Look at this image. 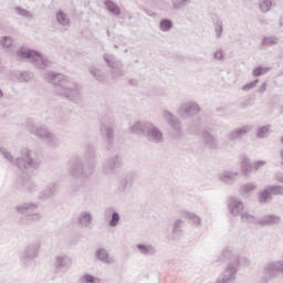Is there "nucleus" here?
Listing matches in <instances>:
<instances>
[{
    "label": "nucleus",
    "instance_id": "14",
    "mask_svg": "<svg viewBox=\"0 0 283 283\" xmlns=\"http://www.w3.org/2000/svg\"><path fill=\"white\" fill-rule=\"evenodd\" d=\"M134 187V172H128L125 175L123 179L119 181V186L117 188L118 193H127Z\"/></svg>",
    "mask_w": 283,
    "mask_h": 283
},
{
    "label": "nucleus",
    "instance_id": "25",
    "mask_svg": "<svg viewBox=\"0 0 283 283\" xmlns=\"http://www.w3.org/2000/svg\"><path fill=\"white\" fill-rule=\"evenodd\" d=\"M239 176H240V172L228 170L219 176V180H221V182H224L226 185H233V182L238 180Z\"/></svg>",
    "mask_w": 283,
    "mask_h": 283
},
{
    "label": "nucleus",
    "instance_id": "29",
    "mask_svg": "<svg viewBox=\"0 0 283 283\" xmlns=\"http://www.w3.org/2000/svg\"><path fill=\"white\" fill-rule=\"evenodd\" d=\"M182 217L186 220H189L191 222V224H193V227H197V228L202 227V218H200V216H198L193 212L184 211Z\"/></svg>",
    "mask_w": 283,
    "mask_h": 283
},
{
    "label": "nucleus",
    "instance_id": "53",
    "mask_svg": "<svg viewBox=\"0 0 283 283\" xmlns=\"http://www.w3.org/2000/svg\"><path fill=\"white\" fill-rule=\"evenodd\" d=\"M187 6V0H172V8L175 10H180Z\"/></svg>",
    "mask_w": 283,
    "mask_h": 283
},
{
    "label": "nucleus",
    "instance_id": "23",
    "mask_svg": "<svg viewBox=\"0 0 283 283\" xmlns=\"http://www.w3.org/2000/svg\"><path fill=\"white\" fill-rule=\"evenodd\" d=\"M41 220V213H29L24 214L19 219V224L22 227H28V224H33V222H39Z\"/></svg>",
    "mask_w": 283,
    "mask_h": 283
},
{
    "label": "nucleus",
    "instance_id": "3",
    "mask_svg": "<svg viewBox=\"0 0 283 283\" xmlns=\"http://www.w3.org/2000/svg\"><path fill=\"white\" fill-rule=\"evenodd\" d=\"M0 154L4 159L8 160L13 167H18L23 174L29 176L34 174V170L41 167V160L32 157V150L28 148H22L20 151V157L14 158L10 151L6 148H0Z\"/></svg>",
    "mask_w": 283,
    "mask_h": 283
},
{
    "label": "nucleus",
    "instance_id": "10",
    "mask_svg": "<svg viewBox=\"0 0 283 283\" xmlns=\"http://www.w3.org/2000/svg\"><path fill=\"white\" fill-rule=\"evenodd\" d=\"M144 136L148 143L160 144L164 140L163 130L151 123H148L146 126V133Z\"/></svg>",
    "mask_w": 283,
    "mask_h": 283
},
{
    "label": "nucleus",
    "instance_id": "22",
    "mask_svg": "<svg viewBox=\"0 0 283 283\" xmlns=\"http://www.w3.org/2000/svg\"><path fill=\"white\" fill-rule=\"evenodd\" d=\"M101 134L103 138L106 139L108 149H112V144L114 143V128L107 126L106 124L101 125Z\"/></svg>",
    "mask_w": 283,
    "mask_h": 283
},
{
    "label": "nucleus",
    "instance_id": "1",
    "mask_svg": "<svg viewBox=\"0 0 283 283\" xmlns=\"http://www.w3.org/2000/svg\"><path fill=\"white\" fill-rule=\"evenodd\" d=\"M44 78L48 83L54 85L56 96H63L74 103H78V101H81V90L76 82L65 77V75L61 73L54 72H46L44 74Z\"/></svg>",
    "mask_w": 283,
    "mask_h": 283
},
{
    "label": "nucleus",
    "instance_id": "2",
    "mask_svg": "<svg viewBox=\"0 0 283 283\" xmlns=\"http://www.w3.org/2000/svg\"><path fill=\"white\" fill-rule=\"evenodd\" d=\"M84 158L88 160L86 166L83 165V159L76 155L69 161V174L72 178L85 180L94 176V171L96 170V153L94 147L87 146L85 148Z\"/></svg>",
    "mask_w": 283,
    "mask_h": 283
},
{
    "label": "nucleus",
    "instance_id": "43",
    "mask_svg": "<svg viewBox=\"0 0 283 283\" xmlns=\"http://www.w3.org/2000/svg\"><path fill=\"white\" fill-rule=\"evenodd\" d=\"M174 28V22L169 19H163L159 22V29L161 30V32H169V30H171Z\"/></svg>",
    "mask_w": 283,
    "mask_h": 283
},
{
    "label": "nucleus",
    "instance_id": "27",
    "mask_svg": "<svg viewBox=\"0 0 283 283\" xmlns=\"http://www.w3.org/2000/svg\"><path fill=\"white\" fill-rule=\"evenodd\" d=\"M185 227V221L181 219H177L172 223V229H171V235L174 240H178L179 238L182 237V229Z\"/></svg>",
    "mask_w": 283,
    "mask_h": 283
},
{
    "label": "nucleus",
    "instance_id": "33",
    "mask_svg": "<svg viewBox=\"0 0 283 283\" xmlns=\"http://www.w3.org/2000/svg\"><path fill=\"white\" fill-rule=\"evenodd\" d=\"M104 6H105L106 10H108V12H111V14H114V17H120V7L117 6L114 1L106 0L104 2Z\"/></svg>",
    "mask_w": 283,
    "mask_h": 283
},
{
    "label": "nucleus",
    "instance_id": "45",
    "mask_svg": "<svg viewBox=\"0 0 283 283\" xmlns=\"http://www.w3.org/2000/svg\"><path fill=\"white\" fill-rule=\"evenodd\" d=\"M271 190L270 188L268 187L266 189H264L260 195H259V202L261 203H264L266 202L268 200H271Z\"/></svg>",
    "mask_w": 283,
    "mask_h": 283
},
{
    "label": "nucleus",
    "instance_id": "17",
    "mask_svg": "<svg viewBox=\"0 0 283 283\" xmlns=\"http://www.w3.org/2000/svg\"><path fill=\"white\" fill-rule=\"evenodd\" d=\"M76 222L80 229H90L92 222H94V217L92 216V212L82 211L77 216Z\"/></svg>",
    "mask_w": 283,
    "mask_h": 283
},
{
    "label": "nucleus",
    "instance_id": "44",
    "mask_svg": "<svg viewBox=\"0 0 283 283\" xmlns=\"http://www.w3.org/2000/svg\"><path fill=\"white\" fill-rule=\"evenodd\" d=\"M270 130H271V124L261 126L256 130V138H266V136H269Z\"/></svg>",
    "mask_w": 283,
    "mask_h": 283
},
{
    "label": "nucleus",
    "instance_id": "31",
    "mask_svg": "<svg viewBox=\"0 0 283 283\" xmlns=\"http://www.w3.org/2000/svg\"><path fill=\"white\" fill-rule=\"evenodd\" d=\"M142 255H156V247L153 244L139 243L136 245Z\"/></svg>",
    "mask_w": 283,
    "mask_h": 283
},
{
    "label": "nucleus",
    "instance_id": "57",
    "mask_svg": "<svg viewBox=\"0 0 283 283\" xmlns=\"http://www.w3.org/2000/svg\"><path fill=\"white\" fill-rule=\"evenodd\" d=\"M266 87H269V85L266 84V82H264L263 84H261V86H260L259 90H258L259 94H264V92H266Z\"/></svg>",
    "mask_w": 283,
    "mask_h": 283
},
{
    "label": "nucleus",
    "instance_id": "38",
    "mask_svg": "<svg viewBox=\"0 0 283 283\" xmlns=\"http://www.w3.org/2000/svg\"><path fill=\"white\" fill-rule=\"evenodd\" d=\"M56 21L60 25H63V28L70 25V18H67V14H65L63 10L56 12Z\"/></svg>",
    "mask_w": 283,
    "mask_h": 283
},
{
    "label": "nucleus",
    "instance_id": "40",
    "mask_svg": "<svg viewBox=\"0 0 283 283\" xmlns=\"http://www.w3.org/2000/svg\"><path fill=\"white\" fill-rule=\"evenodd\" d=\"M214 34L217 39H222V33L224 32V24L222 20L218 19L213 22Z\"/></svg>",
    "mask_w": 283,
    "mask_h": 283
},
{
    "label": "nucleus",
    "instance_id": "52",
    "mask_svg": "<svg viewBox=\"0 0 283 283\" xmlns=\"http://www.w3.org/2000/svg\"><path fill=\"white\" fill-rule=\"evenodd\" d=\"M268 72H269V69L259 66L252 71V75L255 77L264 76V74H266Z\"/></svg>",
    "mask_w": 283,
    "mask_h": 283
},
{
    "label": "nucleus",
    "instance_id": "21",
    "mask_svg": "<svg viewBox=\"0 0 283 283\" xmlns=\"http://www.w3.org/2000/svg\"><path fill=\"white\" fill-rule=\"evenodd\" d=\"M280 222H282V218L275 214H269L259 219L260 227H273L280 224Z\"/></svg>",
    "mask_w": 283,
    "mask_h": 283
},
{
    "label": "nucleus",
    "instance_id": "36",
    "mask_svg": "<svg viewBox=\"0 0 283 283\" xmlns=\"http://www.w3.org/2000/svg\"><path fill=\"white\" fill-rule=\"evenodd\" d=\"M280 39L275 35L264 36L261 41V45L264 48H273V45H277Z\"/></svg>",
    "mask_w": 283,
    "mask_h": 283
},
{
    "label": "nucleus",
    "instance_id": "49",
    "mask_svg": "<svg viewBox=\"0 0 283 283\" xmlns=\"http://www.w3.org/2000/svg\"><path fill=\"white\" fill-rule=\"evenodd\" d=\"M258 83H260V80H254L245 85L242 86L243 92H251V90H255L258 87Z\"/></svg>",
    "mask_w": 283,
    "mask_h": 283
},
{
    "label": "nucleus",
    "instance_id": "55",
    "mask_svg": "<svg viewBox=\"0 0 283 283\" xmlns=\"http://www.w3.org/2000/svg\"><path fill=\"white\" fill-rule=\"evenodd\" d=\"M213 59H216V61H224V52L222 49H219L214 52Z\"/></svg>",
    "mask_w": 283,
    "mask_h": 283
},
{
    "label": "nucleus",
    "instance_id": "54",
    "mask_svg": "<svg viewBox=\"0 0 283 283\" xmlns=\"http://www.w3.org/2000/svg\"><path fill=\"white\" fill-rule=\"evenodd\" d=\"M221 258L226 260H233V251L229 248L223 249V251L221 252Z\"/></svg>",
    "mask_w": 283,
    "mask_h": 283
},
{
    "label": "nucleus",
    "instance_id": "51",
    "mask_svg": "<svg viewBox=\"0 0 283 283\" xmlns=\"http://www.w3.org/2000/svg\"><path fill=\"white\" fill-rule=\"evenodd\" d=\"M268 188L272 196H283V186H270Z\"/></svg>",
    "mask_w": 283,
    "mask_h": 283
},
{
    "label": "nucleus",
    "instance_id": "47",
    "mask_svg": "<svg viewBox=\"0 0 283 283\" xmlns=\"http://www.w3.org/2000/svg\"><path fill=\"white\" fill-rule=\"evenodd\" d=\"M14 43V39H12V36H2L0 40V45H2V48H12V44Z\"/></svg>",
    "mask_w": 283,
    "mask_h": 283
},
{
    "label": "nucleus",
    "instance_id": "35",
    "mask_svg": "<svg viewBox=\"0 0 283 283\" xmlns=\"http://www.w3.org/2000/svg\"><path fill=\"white\" fill-rule=\"evenodd\" d=\"M15 77L19 81V83H30V81L34 78V74H32V72L29 71H22L20 73H17Z\"/></svg>",
    "mask_w": 283,
    "mask_h": 283
},
{
    "label": "nucleus",
    "instance_id": "9",
    "mask_svg": "<svg viewBox=\"0 0 283 283\" xmlns=\"http://www.w3.org/2000/svg\"><path fill=\"white\" fill-rule=\"evenodd\" d=\"M279 273H283V254L281 260L270 262L265 265L264 268L265 282H271V280H275Z\"/></svg>",
    "mask_w": 283,
    "mask_h": 283
},
{
    "label": "nucleus",
    "instance_id": "19",
    "mask_svg": "<svg viewBox=\"0 0 283 283\" xmlns=\"http://www.w3.org/2000/svg\"><path fill=\"white\" fill-rule=\"evenodd\" d=\"M252 129H253V126H251V125H245V126L239 127L229 133L228 139L231 142L240 140V138H242V136H247L249 134V132H251Z\"/></svg>",
    "mask_w": 283,
    "mask_h": 283
},
{
    "label": "nucleus",
    "instance_id": "50",
    "mask_svg": "<svg viewBox=\"0 0 283 283\" xmlns=\"http://www.w3.org/2000/svg\"><path fill=\"white\" fill-rule=\"evenodd\" d=\"M258 186L255 184H245L241 187L242 193H251V191H255Z\"/></svg>",
    "mask_w": 283,
    "mask_h": 283
},
{
    "label": "nucleus",
    "instance_id": "59",
    "mask_svg": "<svg viewBox=\"0 0 283 283\" xmlns=\"http://www.w3.org/2000/svg\"><path fill=\"white\" fill-rule=\"evenodd\" d=\"M129 85H133V87H136L138 85V80H135V78L129 80Z\"/></svg>",
    "mask_w": 283,
    "mask_h": 283
},
{
    "label": "nucleus",
    "instance_id": "48",
    "mask_svg": "<svg viewBox=\"0 0 283 283\" xmlns=\"http://www.w3.org/2000/svg\"><path fill=\"white\" fill-rule=\"evenodd\" d=\"M261 12H269L271 10V7L273 6V2L271 0H263L259 3Z\"/></svg>",
    "mask_w": 283,
    "mask_h": 283
},
{
    "label": "nucleus",
    "instance_id": "41",
    "mask_svg": "<svg viewBox=\"0 0 283 283\" xmlns=\"http://www.w3.org/2000/svg\"><path fill=\"white\" fill-rule=\"evenodd\" d=\"M78 283H101V279L90 273H85L84 275L80 276Z\"/></svg>",
    "mask_w": 283,
    "mask_h": 283
},
{
    "label": "nucleus",
    "instance_id": "24",
    "mask_svg": "<svg viewBox=\"0 0 283 283\" xmlns=\"http://www.w3.org/2000/svg\"><path fill=\"white\" fill-rule=\"evenodd\" d=\"M95 258L103 262V264H114V259L109 255V252L105 248H99L95 251Z\"/></svg>",
    "mask_w": 283,
    "mask_h": 283
},
{
    "label": "nucleus",
    "instance_id": "7",
    "mask_svg": "<svg viewBox=\"0 0 283 283\" xmlns=\"http://www.w3.org/2000/svg\"><path fill=\"white\" fill-rule=\"evenodd\" d=\"M39 251H41V243L38 241L29 243L20 254L21 262L28 266L32 260L39 258Z\"/></svg>",
    "mask_w": 283,
    "mask_h": 283
},
{
    "label": "nucleus",
    "instance_id": "37",
    "mask_svg": "<svg viewBox=\"0 0 283 283\" xmlns=\"http://www.w3.org/2000/svg\"><path fill=\"white\" fill-rule=\"evenodd\" d=\"M241 222L249 224H260V219H256L253 214L249 212L241 213Z\"/></svg>",
    "mask_w": 283,
    "mask_h": 283
},
{
    "label": "nucleus",
    "instance_id": "58",
    "mask_svg": "<svg viewBox=\"0 0 283 283\" xmlns=\"http://www.w3.org/2000/svg\"><path fill=\"white\" fill-rule=\"evenodd\" d=\"M275 178L279 182L283 184V172H276Z\"/></svg>",
    "mask_w": 283,
    "mask_h": 283
},
{
    "label": "nucleus",
    "instance_id": "18",
    "mask_svg": "<svg viewBox=\"0 0 283 283\" xmlns=\"http://www.w3.org/2000/svg\"><path fill=\"white\" fill-rule=\"evenodd\" d=\"M201 138L203 140V145H206L208 149H218L220 143L209 130H202Z\"/></svg>",
    "mask_w": 283,
    "mask_h": 283
},
{
    "label": "nucleus",
    "instance_id": "61",
    "mask_svg": "<svg viewBox=\"0 0 283 283\" xmlns=\"http://www.w3.org/2000/svg\"><path fill=\"white\" fill-rule=\"evenodd\" d=\"M106 32H107V36H109V30H107Z\"/></svg>",
    "mask_w": 283,
    "mask_h": 283
},
{
    "label": "nucleus",
    "instance_id": "30",
    "mask_svg": "<svg viewBox=\"0 0 283 283\" xmlns=\"http://www.w3.org/2000/svg\"><path fill=\"white\" fill-rule=\"evenodd\" d=\"M148 125L149 123L147 122H137L130 127V130L138 136H145Z\"/></svg>",
    "mask_w": 283,
    "mask_h": 283
},
{
    "label": "nucleus",
    "instance_id": "42",
    "mask_svg": "<svg viewBox=\"0 0 283 283\" xmlns=\"http://www.w3.org/2000/svg\"><path fill=\"white\" fill-rule=\"evenodd\" d=\"M15 14H18V17H22L23 19H28L29 21H32V19L34 18V15L30 11L21 7L15 8Z\"/></svg>",
    "mask_w": 283,
    "mask_h": 283
},
{
    "label": "nucleus",
    "instance_id": "12",
    "mask_svg": "<svg viewBox=\"0 0 283 283\" xmlns=\"http://www.w3.org/2000/svg\"><path fill=\"white\" fill-rule=\"evenodd\" d=\"M238 277V265L234 263H229L226 266V270L221 274V280H218L217 283H233Z\"/></svg>",
    "mask_w": 283,
    "mask_h": 283
},
{
    "label": "nucleus",
    "instance_id": "32",
    "mask_svg": "<svg viewBox=\"0 0 283 283\" xmlns=\"http://www.w3.org/2000/svg\"><path fill=\"white\" fill-rule=\"evenodd\" d=\"M34 209H39V205L32 202L22 203L15 207V211L21 213V216H25L28 211H34Z\"/></svg>",
    "mask_w": 283,
    "mask_h": 283
},
{
    "label": "nucleus",
    "instance_id": "56",
    "mask_svg": "<svg viewBox=\"0 0 283 283\" xmlns=\"http://www.w3.org/2000/svg\"><path fill=\"white\" fill-rule=\"evenodd\" d=\"M264 165H266V161L264 160H259L254 164V169L255 171H258V169H260L261 167H264Z\"/></svg>",
    "mask_w": 283,
    "mask_h": 283
},
{
    "label": "nucleus",
    "instance_id": "15",
    "mask_svg": "<svg viewBox=\"0 0 283 283\" xmlns=\"http://www.w3.org/2000/svg\"><path fill=\"white\" fill-rule=\"evenodd\" d=\"M228 209L232 216H242V211H244V203L235 197H230Z\"/></svg>",
    "mask_w": 283,
    "mask_h": 283
},
{
    "label": "nucleus",
    "instance_id": "62",
    "mask_svg": "<svg viewBox=\"0 0 283 283\" xmlns=\"http://www.w3.org/2000/svg\"><path fill=\"white\" fill-rule=\"evenodd\" d=\"M281 143L283 144V137L281 138Z\"/></svg>",
    "mask_w": 283,
    "mask_h": 283
},
{
    "label": "nucleus",
    "instance_id": "6",
    "mask_svg": "<svg viewBox=\"0 0 283 283\" xmlns=\"http://www.w3.org/2000/svg\"><path fill=\"white\" fill-rule=\"evenodd\" d=\"M103 59L107 65V67L111 69V76L112 78H120L125 76V71L123 70V62L120 60L116 59L114 54L105 53L103 55Z\"/></svg>",
    "mask_w": 283,
    "mask_h": 283
},
{
    "label": "nucleus",
    "instance_id": "5",
    "mask_svg": "<svg viewBox=\"0 0 283 283\" xmlns=\"http://www.w3.org/2000/svg\"><path fill=\"white\" fill-rule=\"evenodd\" d=\"M17 54L20 59H27L28 61L33 63V65H35L38 70H45V67L48 66V61L45 60V57H43V55H41V53L35 50L25 49L22 46L17 51Z\"/></svg>",
    "mask_w": 283,
    "mask_h": 283
},
{
    "label": "nucleus",
    "instance_id": "16",
    "mask_svg": "<svg viewBox=\"0 0 283 283\" xmlns=\"http://www.w3.org/2000/svg\"><path fill=\"white\" fill-rule=\"evenodd\" d=\"M179 114L184 118H186V116H196V114H200V106L191 102L184 104L179 109Z\"/></svg>",
    "mask_w": 283,
    "mask_h": 283
},
{
    "label": "nucleus",
    "instance_id": "34",
    "mask_svg": "<svg viewBox=\"0 0 283 283\" xmlns=\"http://www.w3.org/2000/svg\"><path fill=\"white\" fill-rule=\"evenodd\" d=\"M241 171L243 176H251V171H253V166L251 165V159L243 157L241 160Z\"/></svg>",
    "mask_w": 283,
    "mask_h": 283
},
{
    "label": "nucleus",
    "instance_id": "8",
    "mask_svg": "<svg viewBox=\"0 0 283 283\" xmlns=\"http://www.w3.org/2000/svg\"><path fill=\"white\" fill-rule=\"evenodd\" d=\"M120 167H123V157L114 155L104 160L102 171L105 176H114L116 169H120Z\"/></svg>",
    "mask_w": 283,
    "mask_h": 283
},
{
    "label": "nucleus",
    "instance_id": "20",
    "mask_svg": "<svg viewBox=\"0 0 283 283\" xmlns=\"http://www.w3.org/2000/svg\"><path fill=\"white\" fill-rule=\"evenodd\" d=\"M18 189H20V191H28V193H34V191L39 190V186H36L32 179L25 178L19 181Z\"/></svg>",
    "mask_w": 283,
    "mask_h": 283
},
{
    "label": "nucleus",
    "instance_id": "28",
    "mask_svg": "<svg viewBox=\"0 0 283 283\" xmlns=\"http://www.w3.org/2000/svg\"><path fill=\"white\" fill-rule=\"evenodd\" d=\"M90 74L97 81L98 83H105L107 81V74H105L101 67L97 66H91L88 69Z\"/></svg>",
    "mask_w": 283,
    "mask_h": 283
},
{
    "label": "nucleus",
    "instance_id": "46",
    "mask_svg": "<svg viewBox=\"0 0 283 283\" xmlns=\"http://www.w3.org/2000/svg\"><path fill=\"white\" fill-rule=\"evenodd\" d=\"M238 266H249V264H251V261H249V258L247 256H237L235 258V263H233Z\"/></svg>",
    "mask_w": 283,
    "mask_h": 283
},
{
    "label": "nucleus",
    "instance_id": "60",
    "mask_svg": "<svg viewBox=\"0 0 283 283\" xmlns=\"http://www.w3.org/2000/svg\"><path fill=\"white\" fill-rule=\"evenodd\" d=\"M0 98H3V91L0 88Z\"/></svg>",
    "mask_w": 283,
    "mask_h": 283
},
{
    "label": "nucleus",
    "instance_id": "13",
    "mask_svg": "<svg viewBox=\"0 0 283 283\" xmlns=\"http://www.w3.org/2000/svg\"><path fill=\"white\" fill-rule=\"evenodd\" d=\"M53 266L55 273H63V271H69V269L72 268V259L65 254L56 255Z\"/></svg>",
    "mask_w": 283,
    "mask_h": 283
},
{
    "label": "nucleus",
    "instance_id": "26",
    "mask_svg": "<svg viewBox=\"0 0 283 283\" xmlns=\"http://www.w3.org/2000/svg\"><path fill=\"white\" fill-rule=\"evenodd\" d=\"M57 191L59 185L50 184L48 188L40 193V200H48L49 198L56 196Z\"/></svg>",
    "mask_w": 283,
    "mask_h": 283
},
{
    "label": "nucleus",
    "instance_id": "11",
    "mask_svg": "<svg viewBox=\"0 0 283 283\" xmlns=\"http://www.w3.org/2000/svg\"><path fill=\"white\" fill-rule=\"evenodd\" d=\"M163 116H164L166 123H168V125H170L171 129H174L175 138H182V128L180 126V120L178 119V117H176L169 111H164Z\"/></svg>",
    "mask_w": 283,
    "mask_h": 283
},
{
    "label": "nucleus",
    "instance_id": "4",
    "mask_svg": "<svg viewBox=\"0 0 283 283\" xmlns=\"http://www.w3.org/2000/svg\"><path fill=\"white\" fill-rule=\"evenodd\" d=\"M27 130L29 132V134H32L33 136L40 138V140H43V143H45V145H48L49 147H59V137L50 132L48 127L39 126L31 122L27 125Z\"/></svg>",
    "mask_w": 283,
    "mask_h": 283
},
{
    "label": "nucleus",
    "instance_id": "39",
    "mask_svg": "<svg viewBox=\"0 0 283 283\" xmlns=\"http://www.w3.org/2000/svg\"><path fill=\"white\" fill-rule=\"evenodd\" d=\"M108 211H112L108 227L115 228L120 223V214L117 211H114L113 208L108 209Z\"/></svg>",
    "mask_w": 283,
    "mask_h": 283
}]
</instances>
